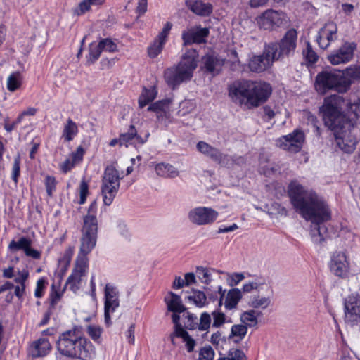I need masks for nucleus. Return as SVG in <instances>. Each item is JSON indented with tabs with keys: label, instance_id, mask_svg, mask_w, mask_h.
Listing matches in <instances>:
<instances>
[{
	"label": "nucleus",
	"instance_id": "obj_8",
	"mask_svg": "<svg viewBox=\"0 0 360 360\" xmlns=\"http://www.w3.org/2000/svg\"><path fill=\"white\" fill-rule=\"evenodd\" d=\"M297 34L295 29L289 30L280 43H271L267 46V51L273 54L276 60L289 56L296 48Z\"/></svg>",
	"mask_w": 360,
	"mask_h": 360
},
{
	"label": "nucleus",
	"instance_id": "obj_45",
	"mask_svg": "<svg viewBox=\"0 0 360 360\" xmlns=\"http://www.w3.org/2000/svg\"><path fill=\"white\" fill-rule=\"evenodd\" d=\"M167 105V102L166 101H159L149 105L148 110L155 112L157 113L158 118H160L165 114V108Z\"/></svg>",
	"mask_w": 360,
	"mask_h": 360
},
{
	"label": "nucleus",
	"instance_id": "obj_51",
	"mask_svg": "<svg viewBox=\"0 0 360 360\" xmlns=\"http://www.w3.org/2000/svg\"><path fill=\"white\" fill-rule=\"evenodd\" d=\"M245 278L243 273L227 274L226 281L229 286L234 287Z\"/></svg>",
	"mask_w": 360,
	"mask_h": 360
},
{
	"label": "nucleus",
	"instance_id": "obj_25",
	"mask_svg": "<svg viewBox=\"0 0 360 360\" xmlns=\"http://www.w3.org/2000/svg\"><path fill=\"white\" fill-rule=\"evenodd\" d=\"M84 155V150L83 147L81 146H78L76 150L72 153L69 158L60 164V171L64 174L69 172L76 165L82 161Z\"/></svg>",
	"mask_w": 360,
	"mask_h": 360
},
{
	"label": "nucleus",
	"instance_id": "obj_34",
	"mask_svg": "<svg viewBox=\"0 0 360 360\" xmlns=\"http://www.w3.org/2000/svg\"><path fill=\"white\" fill-rule=\"evenodd\" d=\"M156 96L157 91L155 87H150V89L143 88L139 98V107L143 108L153 101L156 98Z\"/></svg>",
	"mask_w": 360,
	"mask_h": 360
},
{
	"label": "nucleus",
	"instance_id": "obj_35",
	"mask_svg": "<svg viewBox=\"0 0 360 360\" xmlns=\"http://www.w3.org/2000/svg\"><path fill=\"white\" fill-rule=\"evenodd\" d=\"M262 314L261 312L251 309L247 311H244L240 316V320L243 325L248 327L255 326L257 321V316Z\"/></svg>",
	"mask_w": 360,
	"mask_h": 360
},
{
	"label": "nucleus",
	"instance_id": "obj_62",
	"mask_svg": "<svg viewBox=\"0 0 360 360\" xmlns=\"http://www.w3.org/2000/svg\"><path fill=\"white\" fill-rule=\"evenodd\" d=\"M73 253H74V248H72V247L68 248L65 250L63 257L59 259L60 262L63 263L65 265H69L70 263V261L72 259Z\"/></svg>",
	"mask_w": 360,
	"mask_h": 360
},
{
	"label": "nucleus",
	"instance_id": "obj_57",
	"mask_svg": "<svg viewBox=\"0 0 360 360\" xmlns=\"http://www.w3.org/2000/svg\"><path fill=\"white\" fill-rule=\"evenodd\" d=\"M212 315L213 316L212 327L219 328L226 322V315L223 312L214 311Z\"/></svg>",
	"mask_w": 360,
	"mask_h": 360
},
{
	"label": "nucleus",
	"instance_id": "obj_49",
	"mask_svg": "<svg viewBox=\"0 0 360 360\" xmlns=\"http://www.w3.org/2000/svg\"><path fill=\"white\" fill-rule=\"evenodd\" d=\"M62 297V292L56 288L54 284L51 285V290L49 295L50 307L53 309Z\"/></svg>",
	"mask_w": 360,
	"mask_h": 360
},
{
	"label": "nucleus",
	"instance_id": "obj_32",
	"mask_svg": "<svg viewBox=\"0 0 360 360\" xmlns=\"http://www.w3.org/2000/svg\"><path fill=\"white\" fill-rule=\"evenodd\" d=\"M79 132L77 124L70 118H68L64 124L62 138L65 142L72 141Z\"/></svg>",
	"mask_w": 360,
	"mask_h": 360
},
{
	"label": "nucleus",
	"instance_id": "obj_1",
	"mask_svg": "<svg viewBox=\"0 0 360 360\" xmlns=\"http://www.w3.org/2000/svg\"><path fill=\"white\" fill-rule=\"evenodd\" d=\"M360 98L345 99L342 96L334 94L325 98L321 108L326 126L334 131L338 147L345 153H352L358 143L356 136L359 129L350 123L343 110L358 115Z\"/></svg>",
	"mask_w": 360,
	"mask_h": 360
},
{
	"label": "nucleus",
	"instance_id": "obj_22",
	"mask_svg": "<svg viewBox=\"0 0 360 360\" xmlns=\"http://www.w3.org/2000/svg\"><path fill=\"white\" fill-rule=\"evenodd\" d=\"M97 235L82 233L80 240V248L77 259L85 258L88 259L87 255L96 246Z\"/></svg>",
	"mask_w": 360,
	"mask_h": 360
},
{
	"label": "nucleus",
	"instance_id": "obj_41",
	"mask_svg": "<svg viewBox=\"0 0 360 360\" xmlns=\"http://www.w3.org/2000/svg\"><path fill=\"white\" fill-rule=\"evenodd\" d=\"M188 300L198 307H202L205 305L207 297L205 294L200 290L193 291V294L187 297Z\"/></svg>",
	"mask_w": 360,
	"mask_h": 360
},
{
	"label": "nucleus",
	"instance_id": "obj_59",
	"mask_svg": "<svg viewBox=\"0 0 360 360\" xmlns=\"http://www.w3.org/2000/svg\"><path fill=\"white\" fill-rule=\"evenodd\" d=\"M172 27V24L170 22H167L162 30V31L159 33L156 39L165 44L169 32Z\"/></svg>",
	"mask_w": 360,
	"mask_h": 360
},
{
	"label": "nucleus",
	"instance_id": "obj_48",
	"mask_svg": "<svg viewBox=\"0 0 360 360\" xmlns=\"http://www.w3.org/2000/svg\"><path fill=\"white\" fill-rule=\"evenodd\" d=\"M303 56L306 60V62L311 65L315 63L318 60V56L316 53L312 49V47L309 43H307L306 49L303 50Z\"/></svg>",
	"mask_w": 360,
	"mask_h": 360
},
{
	"label": "nucleus",
	"instance_id": "obj_53",
	"mask_svg": "<svg viewBox=\"0 0 360 360\" xmlns=\"http://www.w3.org/2000/svg\"><path fill=\"white\" fill-rule=\"evenodd\" d=\"M44 184L47 195L51 197L56 188V180L55 177L47 175L45 178Z\"/></svg>",
	"mask_w": 360,
	"mask_h": 360
},
{
	"label": "nucleus",
	"instance_id": "obj_5",
	"mask_svg": "<svg viewBox=\"0 0 360 360\" xmlns=\"http://www.w3.org/2000/svg\"><path fill=\"white\" fill-rule=\"evenodd\" d=\"M198 57L196 49H186L176 66L165 70L164 77L167 84L172 89H175L182 82L189 81L198 67Z\"/></svg>",
	"mask_w": 360,
	"mask_h": 360
},
{
	"label": "nucleus",
	"instance_id": "obj_37",
	"mask_svg": "<svg viewBox=\"0 0 360 360\" xmlns=\"http://www.w3.org/2000/svg\"><path fill=\"white\" fill-rule=\"evenodd\" d=\"M22 84V75L18 71L11 73L7 79V89L9 91L13 92L19 89Z\"/></svg>",
	"mask_w": 360,
	"mask_h": 360
},
{
	"label": "nucleus",
	"instance_id": "obj_33",
	"mask_svg": "<svg viewBox=\"0 0 360 360\" xmlns=\"http://www.w3.org/2000/svg\"><path fill=\"white\" fill-rule=\"evenodd\" d=\"M360 79V67L351 66L347 68L345 72H341V81L348 83V89L352 82Z\"/></svg>",
	"mask_w": 360,
	"mask_h": 360
},
{
	"label": "nucleus",
	"instance_id": "obj_23",
	"mask_svg": "<svg viewBox=\"0 0 360 360\" xmlns=\"http://www.w3.org/2000/svg\"><path fill=\"white\" fill-rule=\"evenodd\" d=\"M196 147L198 151L205 155L210 157L212 160L221 165L225 164L224 160L228 157L226 155H224L219 149L211 146L202 141H199L197 143Z\"/></svg>",
	"mask_w": 360,
	"mask_h": 360
},
{
	"label": "nucleus",
	"instance_id": "obj_14",
	"mask_svg": "<svg viewBox=\"0 0 360 360\" xmlns=\"http://www.w3.org/2000/svg\"><path fill=\"white\" fill-rule=\"evenodd\" d=\"M356 49V43L345 41L338 49L333 51L328 55L327 58L328 61L334 65L347 63L353 58L354 53Z\"/></svg>",
	"mask_w": 360,
	"mask_h": 360
},
{
	"label": "nucleus",
	"instance_id": "obj_11",
	"mask_svg": "<svg viewBox=\"0 0 360 360\" xmlns=\"http://www.w3.org/2000/svg\"><path fill=\"white\" fill-rule=\"evenodd\" d=\"M345 321L351 326L360 327V295L352 294L344 302Z\"/></svg>",
	"mask_w": 360,
	"mask_h": 360
},
{
	"label": "nucleus",
	"instance_id": "obj_12",
	"mask_svg": "<svg viewBox=\"0 0 360 360\" xmlns=\"http://www.w3.org/2000/svg\"><path fill=\"white\" fill-rule=\"evenodd\" d=\"M120 306L119 291L111 283H107L104 289V321L106 325L112 323L111 314Z\"/></svg>",
	"mask_w": 360,
	"mask_h": 360
},
{
	"label": "nucleus",
	"instance_id": "obj_26",
	"mask_svg": "<svg viewBox=\"0 0 360 360\" xmlns=\"http://www.w3.org/2000/svg\"><path fill=\"white\" fill-rule=\"evenodd\" d=\"M51 349V345L46 338L34 341L30 348V354L33 357H41L47 355Z\"/></svg>",
	"mask_w": 360,
	"mask_h": 360
},
{
	"label": "nucleus",
	"instance_id": "obj_36",
	"mask_svg": "<svg viewBox=\"0 0 360 360\" xmlns=\"http://www.w3.org/2000/svg\"><path fill=\"white\" fill-rule=\"evenodd\" d=\"M271 304V299L269 297L254 295L250 297L248 305L254 309H266Z\"/></svg>",
	"mask_w": 360,
	"mask_h": 360
},
{
	"label": "nucleus",
	"instance_id": "obj_52",
	"mask_svg": "<svg viewBox=\"0 0 360 360\" xmlns=\"http://www.w3.org/2000/svg\"><path fill=\"white\" fill-rule=\"evenodd\" d=\"M211 324V316L207 312H203L198 322V330L200 331H205L210 328Z\"/></svg>",
	"mask_w": 360,
	"mask_h": 360
},
{
	"label": "nucleus",
	"instance_id": "obj_28",
	"mask_svg": "<svg viewBox=\"0 0 360 360\" xmlns=\"http://www.w3.org/2000/svg\"><path fill=\"white\" fill-rule=\"evenodd\" d=\"M105 0H82L78 6L73 8L72 13L75 15L80 16L91 11V8L99 7L104 4Z\"/></svg>",
	"mask_w": 360,
	"mask_h": 360
},
{
	"label": "nucleus",
	"instance_id": "obj_50",
	"mask_svg": "<svg viewBox=\"0 0 360 360\" xmlns=\"http://www.w3.org/2000/svg\"><path fill=\"white\" fill-rule=\"evenodd\" d=\"M196 273L202 283L208 284L211 281V274L208 269L198 266L197 267Z\"/></svg>",
	"mask_w": 360,
	"mask_h": 360
},
{
	"label": "nucleus",
	"instance_id": "obj_27",
	"mask_svg": "<svg viewBox=\"0 0 360 360\" xmlns=\"http://www.w3.org/2000/svg\"><path fill=\"white\" fill-rule=\"evenodd\" d=\"M165 302L169 311L182 313L186 311V307L182 304L181 297L173 292H169L168 295L165 297Z\"/></svg>",
	"mask_w": 360,
	"mask_h": 360
},
{
	"label": "nucleus",
	"instance_id": "obj_38",
	"mask_svg": "<svg viewBox=\"0 0 360 360\" xmlns=\"http://www.w3.org/2000/svg\"><path fill=\"white\" fill-rule=\"evenodd\" d=\"M102 50L99 44L92 42L89 46V53L86 56V63L88 65L94 63L100 57Z\"/></svg>",
	"mask_w": 360,
	"mask_h": 360
},
{
	"label": "nucleus",
	"instance_id": "obj_9",
	"mask_svg": "<svg viewBox=\"0 0 360 360\" xmlns=\"http://www.w3.org/2000/svg\"><path fill=\"white\" fill-rule=\"evenodd\" d=\"M257 20L260 28L272 30L287 25L288 18L283 11L269 9L259 16Z\"/></svg>",
	"mask_w": 360,
	"mask_h": 360
},
{
	"label": "nucleus",
	"instance_id": "obj_15",
	"mask_svg": "<svg viewBox=\"0 0 360 360\" xmlns=\"http://www.w3.org/2000/svg\"><path fill=\"white\" fill-rule=\"evenodd\" d=\"M330 271L336 276L344 278L349 272L350 263L344 252H335L329 263Z\"/></svg>",
	"mask_w": 360,
	"mask_h": 360
},
{
	"label": "nucleus",
	"instance_id": "obj_56",
	"mask_svg": "<svg viewBox=\"0 0 360 360\" xmlns=\"http://www.w3.org/2000/svg\"><path fill=\"white\" fill-rule=\"evenodd\" d=\"M89 193V185L87 182L83 179L79 184V201L80 205L85 203L86 197Z\"/></svg>",
	"mask_w": 360,
	"mask_h": 360
},
{
	"label": "nucleus",
	"instance_id": "obj_42",
	"mask_svg": "<svg viewBox=\"0 0 360 360\" xmlns=\"http://www.w3.org/2000/svg\"><path fill=\"white\" fill-rule=\"evenodd\" d=\"M28 245H32V241L30 238L26 237H21L18 241L14 240H11L8 245V250L11 252L18 250H25Z\"/></svg>",
	"mask_w": 360,
	"mask_h": 360
},
{
	"label": "nucleus",
	"instance_id": "obj_4",
	"mask_svg": "<svg viewBox=\"0 0 360 360\" xmlns=\"http://www.w3.org/2000/svg\"><path fill=\"white\" fill-rule=\"evenodd\" d=\"M272 93L271 86L265 82L245 80L229 89L232 101L248 109L258 107L267 101Z\"/></svg>",
	"mask_w": 360,
	"mask_h": 360
},
{
	"label": "nucleus",
	"instance_id": "obj_47",
	"mask_svg": "<svg viewBox=\"0 0 360 360\" xmlns=\"http://www.w3.org/2000/svg\"><path fill=\"white\" fill-rule=\"evenodd\" d=\"M20 162L21 158L20 154H18L13 160V163L12 166V174L11 179L16 184L18 181V177L20 174Z\"/></svg>",
	"mask_w": 360,
	"mask_h": 360
},
{
	"label": "nucleus",
	"instance_id": "obj_39",
	"mask_svg": "<svg viewBox=\"0 0 360 360\" xmlns=\"http://www.w3.org/2000/svg\"><path fill=\"white\" fill-rule=\"evenodd\" d=\"M248 332V328L245 325L242 324H236L232 326L231 329V333L229 336V338H236V339L234 340L236 342H238L241 341L245 336L246 335Z\"/></svg>",
	"mask_w": 360,
	"mask_h": 360
},
{
	"label": "nucleus",
	"instance_id": "obj_58",
	"mask_svg": "<svg viewBox=\"0 0 360 360\" xmlns=\"http://www.w3.org/2000/svg\"><path fill=\"white\" fill-rule=\"evenodd\" d=\"M214 352L211 346L202 347L199 353V360H213Z\"/></svg>",
	"mask_w": 360,
	"mask_h": 360
},
{
	"label": "nucleus",
	"instance_id": "obj_30",
	"mask_svg": "<svg viewBox=\"0 0 360 360\" xmlns=\"http://www.w3.org/2000/svg\"><path fill=\"white\" fill-rule=\"evenodd\" d=\"M202 61L207 71L210 72H218L224 65V60L214 55L205 56Z\"/></svg>",
	"mask_w": 360,
	"mask_h": 360
},
{
	"label": "nucleus",
	"instance_id": "obj_10",
	"mask_svg": "<svg viewBox=\"0 0 360 360\" xmlns=\"http://www.w3.org/2000/svg\"><path fill=\"white\" fill-rule=\"evenodd\" d=\"M276 146L289 153L300 152L305 141V134L302 130L296 129L292 133L283 136L276 141Z\"/></svg>",
	"mask_w": 360,
	"mask_h": 360
},
{
	"label": "nucleus",
	"instance_id": "obj_55",
	"mask_svg": "<svg viewBox=\"0 0 360 360\" xmlns=\"http://www.w3.org/2000/svg\"><path fill=\"white\" fill-rule=\"evenodd\" d=\"M227 359L229 360H247L245 353L236 348H231L228 351Z\"/></svg>",
	"mask_w": 360,
	"mask_h": 360
},
{
	"label": "nucleus",
	"instance_id": "obj_3",
	"mask_svg": "<svg viewBox=\"0 0 360 360\" xmlns=\"http://www.w3.org/2000/svg\"><path fill=\"white\" fill-rule=\"evenodd\" d=\"M56 349L63 356L79 360H93L95 347L85 338L77 327L61 333L56 341Z\"/></svg>",
	"mask_w": 360,
	"mask_h": 360
},
{
	"label": "nucleus",
	"instance_id": "obj_54",
	"mask_svg": "<svg viewBox=\"0 0 360 360\" xmlns=\"http://www.w3.org/2000/svg\"><path fill=\"white\" fill-rule=\"evenodd\" d=\"M47 284V279L44 277H41L37 281L34 290V296L36 297L41 298L43 297Z\"/></svg>",
	"mask_w": 360,
	"mask_h": 360
},
{
	"label": "nucleus",
	"instance_id": "obj_19",
	"mask_svg": "<svg viewBox=\"0 0 360 360\" xmlns=\"http://www.w3.org/2000/svg\"><path fill=\"white\" fill-rule=\"evenodd\" d=\"M274 60L273 54L267 51V46H265L262 55L254 56L249 61V68L251 71L261 72L269 68Z\"/></svg>",
	"mask_w": 360,
	"mask_h": 360
},
{
	"label": "nucleus",
	"instance_id": "obj_64",
	"mask_svg": "<svg viewBox=\"0 0 360 360\" xmlns=\"http://www.w3.org/2000/svg\"><path fill=\"white\" fill-rule=\"evenodd\" d=\"M24 252L26 256L30 257L33 259H39L41 256L40 252L33 249L31 247V245H28L27 247L25 249Z\"/></svg>",
	"mask_w": 360,
	"mask_h": 360
},
{
	"label": "nucleus",
	"instance_id": "obj_2",
	"mask_svg": "<svg viewBox=\"0 0 360 360\" xmlns=\"http://www.w3.org/2000/svg\"><path fill=\"white\" fill-rule=\"evenodd\" d=\"M288 192L297 212L313 224L310 232L313 242L321 244L326 239V227L321 224L331 217L328 203L323 197L306 188L296 180L289 184Z\"/></svg>",
	"mask_w": 360,
	"mask_h": 360
},
{
	"label": "nucleus",
	"instance_id": "obj_61",
	"mask_svg": "<svg viewBox=\"0 0 360 360\" xmlns=\"http://www.w3.org/2000/svg\"><path fill=\"white\" fill-rule=\"evenodd\" d=\"M87 333L94 340H96L100 338L102 329L100 326L90 325L87 328Z\"/></svg>",
	"mask_w": 360,
	"mask_h": 360
},
{
	"label": "nucleus",
	"instance_id": "obj_16",
	"mask_svg": "<svg viewBox=\"0 0 360 360\" xmlns=\"http://www.w3.org/2000/svg\"><path fill=\"white\" fill-rule=\"evenodd\" d=\"M88 261L84 257L77 259L75 266L67 279L66 285L74 292H76L81 287L82 278L86 274L88 269Z\"/></svg>",
	"mask_w": 360,
	"mask_h": 360
},
{
	"label": "nucleus",
	"instance_id": "obj_43",
	"mask_svg": "<svg viewBox=\"0 0 360 360\" xmlns=\"http://www.w3.org/2000/svg\"><path fill=\"white\" fill-rule=\"evenodd\" d=\"M179 330V333L175 335L174 337L181 338L186 344L187 351L188 352H193L195 345V340L189 335L186 330Z\"/></svg>",
	"mask_w": 360,
	"mask_h": 360
},
{
	"label": "nucleus",
	"instance_id": "obj_60",
	"mask_svg": "<svg viewBox=\"0 0 360 360\" xmlns=\"http://www.w3.org/2000/svg\"><path fill=\"white\" fill-rule=\"evenodd\" d=\"M181 313H174L172 314V321L174 323V331L171 334L170 338L172 342H174V335L179 333V330H184L182 325L179 323Z\"/></svg>",
	"mask_w": 360,
	"mask_h": 360
},
{
	"label": "nucleus",
	"instance_id": "obj_44",
	"mask_svg": "<svg viewBox=\"0 0 360 360\" xmlns=\"http://www.w3.org/2000/svg\"><path fill=\"white\" fill-rule=\"evenodd\" d=\"M102 51H106L109 53H114L117 51V42L110 38L102 39L98 42Z\"/></svg>",
	"mask_w": 360,
	"mask_h": 360
},
{
	"label": "nucleus",
	"instance_id": "obj_46",
	"mask_svg": "<svg viewBox=\"0 0 360 360\" xmlns=\"http://www.w3.org/2000/svg\"><path fill=\"white\" fill-rule=\"evenodd\" d=\"M165 44L157 40H154L153 44L148 48V54L150 58H156L162 51Z\"/></svg>",
	"mask_w": 360,
	"mask_h": 360
},
{
	"label": "nucleus",
	"instance_id": "obj_40",
	"mask_svg": "<svg viewBox=\"0 0 360 360\" xmlns=\"http://www.w3.org/2000/svg\"><path fill=\"white\" fill-rule=\"evenodd\" d=\"M183 318L184 319V327L186 329L191 330L198 329V319L196 315L185 311L183 314Z\"/></svg>",
	"mask_w": 360,
	"mask_h": 360
},
{
	"label": "nucleus",
	"instance_id": "obj_7",
	"mask_svg": "<svg viewBox=\"0 0 360 360\" xmlns=\"http://www.w3.org/2000/svg\"><path fill=\"white\" fill-rule=\"evenodd\" d=\"M122 179V176L114 166L108 165L105 167L101 184V193L105 205L109 206L113 202L118 193Z\"/></svg>",
	"mask_w": 360,
	"mask_h": 360
},
{
	"label": "nucleus",
	"instance_id": "obj_18",
	"mask_svg": "<svg viewBox=\"0 0 360 360\" xmlns=\"http://www.w3.org/2000/svg\"><path fill=\"white\" fill-rule=\"evenodd\" d=\"M338 39V27L333 22H328L320 29L317 42L322 49H327L330 44Z\"/></svg>",
	"mask_w": 360,
	"mask_h": 360
},
{
	"label": "nucleus",
	"instance_id": "obj_17",
	"mask_svg": "<svg viewBox=\"0 0 360 360\" xmlns=\"http://www.w3.org/2000/svg\"><path fill=\"white\" fill-rule=\"evenodd\" d=\"M210 34L209 29L200 26L191 27L182 32L181 39L183 45L188 46L192 44H202Z\"/></svg>",
	"mask_w": 360,
	"mask_h": 360
},
{
	"label": "nucleus",
	"instance_id": "obj_63",
	"mask_svg": "<svg viewBox=\"0 0 360 360\" xmlns=\"http://www.w3.org/2000/svg\"><path fill=\"white\" fill-rule=\"evenodd\" d=\"M260 286V284L257 282L252 281L247 283H245L243 285L242 290L243 292H251L254 290H257Z\"/></svg>",
	"mask_w": 360,
	"mask_h": 360
},
{
	"label": "nucleus",
	"instance_id": "obj_13",
	"mask_svg": "<svg viewBox=\"0 0 360 360\" xmlns=\"http://www.w3.org/2000/svg\"><path fill=\"white\" fill-rule=\"evenodd\" d=\"M219 216L218 212L210 207L199 206L191 209L188 213V220L198 226L214 223Z\"/></svg>",
	"mask_w": 360,
	"mask_h": 360
},
{
	"label": "nucleus",
	"instance_id": "obj_6",
	"mask_svg": "<svg viewBox=\"0 0 360 360\" xmlns=\"http://www.w3.org/2000/svg\"><path fill=\"white\" fill-rule=\"evenodd\" d=\"M315 89L321 95L330 90L345 92L348 89V83L341 81V72L337 70H324L319 72L315 79Z\"/></svg>",
	"mask_w": 360,
	"mask_h": 360
},
{
	"label": "nucleus",
	"instance_id": "obj_21",
	"mask_svg": "<svg viewBox=\"0 0 360 360\" xmlns=\"http://www.w3.org/2000/svg\"><path fill=\"white\" fill-rule=\"evenodd\" d=\"M96 213L97 203L94 200L90 204L87 214L84 217L82 233L97 235L98 221Z\"/></svg>",
	"mask_w": 360,
	"mask_h": 360
},
{
	"label": "nucleus",
	"instance_id": "obj_29",
	"mask_svg": "<svg viewBox=\"0 0 360 360\" xmlns=\"http://www.w3.org/2000/svg\"><path fill=\"white\" fill-rule=\"evenodd\" d=\"M155 170L158 176L164 178L173 179L179 175V170L174 166L169 163H158L156 165Z\"/></svg>",
	"mask_w": 360,
	"mask_h": 360
},
{
	"label": "nucleus",
	"instance_id": "obj_24",
	"mask_svg": "<svg viewBox=\"0 0 360 360\" xmlns=\"http://www.w3.org/2000/svg\"><path fill=\"white\" fill-rule=\"evenodd\" d=\"M186 5L193 13L202 17H207L213 11V6L202 0H187Z\"/></svg>",
	"mask_w": 360,
	"mask_h": 360
},
{
	"label": "nucleus",
	"instance_id": "obj_20",
	"mask_svg": "<svg viewBox=\"0 0 360 360\" xmlns=\"http://www.w3.org/2000/svg\"><path fill=\"white\" fill-rule=\"evenodd\" d=\"M120 146L128 147L129 145H143L150 136V133L147 131L143 137L138 134L137 130L133 124H131L127 131L120 134Z\"/></svg>",
	"mask_w": 360,
	"mask_h": 360
},
{
	"label": "nucleus",
	"instance_id": "obj_31",
	"mask_svg": "<svg viewBox=\"0 0 360 360\" xmlns=\"http://www.w3.org/2000/svg\"><path fill=\"white\" fill-rule=\"evenodd\" d=\"M242 298V292L238 288H231L226 294L224 307L227 310L235 309Z\"/></svg>",
	"mask_w": 360,
	"mask_h": 360
}]
</instances>
